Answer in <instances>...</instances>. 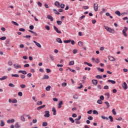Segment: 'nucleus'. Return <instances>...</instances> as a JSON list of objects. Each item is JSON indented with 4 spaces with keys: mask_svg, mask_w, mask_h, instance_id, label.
Wrapping results in <instances>:
<instances>
[{
    "mask_svg": "<svg viewBox=\"0 0 128 128\" xmlns=\"http://www.w3.org/2000/svg\"><path fill=\"white\" fill-rule=\"evenodd\" d=\"M104 29L108 32H110L111 34H114V29H112L110 27L108 26H104Z\"/></svg>",
    "mask_w": 128,
    "mask_h": 128,
    "instance_id": "obj_1",
    "label": "nucleus"
},
{
    "mask_svg": "<svg viewBox=\"0 0 128 128\" xmlns=\"http://www.w3.org/2000/svg\"><path fill=\"white\" fill-rule=\"evenodd\" d=\"M126 32H128V28L124 27V29L122 30V34L126 38V36H128V34H126Z\"/></svg>",
    "mask_w": 128,
    "mask_h": 128,
    "instance_id": "obj_2",
    "label": "nucleus"
},
{
    "mask_svg": "<svg viewBox=\"0 0 128 128\" xmlns=\"http://www.w3.org/2000/svg\"><path fill=\"white\" fill-rule=\"evenodd\" d=\"M44 116L45 118H50V111H45V114H44Z\"/></svg>",
    "mask_w": 128,
    "mask_h": 128,
    "instance_id": "obj_3",
    "label": "nucleus"
},
{
    "mask_svg": "<svg viewBox=\"0 0 128 128\" xmlns=\"http://www.w3.org/2000/svg\"><path fill=\"white\" fill-rule=\"evenodd\" d=\"M94 8L95 12H98V3L96 2L94 4Z\"/></svg>",
    "mask_w": 128,
    "mask_h": 128,
    "instance_id": "obj_4",
    "label": "nucleus"
},
{
    "mask_svg": "<svg viewBox=\"0 0 128 128\" xmlns=\"http://www.w3.org/2000/svg\"><path fill=\"white\" fill-rule=\"evenodd\" d=\"M10 39H6V46H10Z\"/></svg>",
    "mask_w": 128,
    "mask_h": 128,
    "instance_id": "obj_5",
    "label": "nucleus"
},
{
    "mask_svg": "<svg viewBox=\"0 0 128 128\" xmlns=\"http://www.w3.org/2000/svg\"><path fill=\"white\" fill-rule=\"evenodd\" d=\"M108 58L109 60H110V62H116V58H114L113 56H108Z\"/></svg>",
    "mask_w": 128,
    "mask_h": 128,
    "instance_id": "obj_6",
    "label": "nucleus"
},
{
    "mask_svg": "<svg viewBox=\"0 0 128 128\" xmlns=\"http://www.w3.org/2000/svg\"><path fill=\"white\" fill-rule=\"evenodd\" d=\"M54 30H56V32H58V34H62V32L61 31H60L58 30V28H56V26H54Z\"/></svg>",
    "mask_w": 128,
    "mask_h": 128,
    "instance_id": "obj_7",
    "label": "nucleus"
},
{
    "mask_svg": "<svg viewBox=\"0 0 128 128\" xmlns=\"http://www.w3.org/2000/svg\"><path fill=\"white\" fill-rule=\"evenodd\" d=\"M122 88L124 90H128V84H126V82H124V84L122 85Z\"/></svg>",
    "mask_w": 128,
    "mask_h": 128,
    "instance_id": "obj_8",
    "label": "nucleus"
},
{
    "mask_svg": "<svg viewBox=\"0 0 128 128\" xmlns=\"http://www.w3.org/2000/svg\"><path fill=\"white\" fill-rule=\"evenodd\" d=\"M54 6H56V8H60V2H58V1H56L55 2H54Z\"/></svg>",
    "mask_w": 128,
    "mask_h": 128,
    "instance_id": "obj_9",
    "label": "nucleus"
},
{
    "mask_svg": "<svg viewBox=\"0 0 128 128\" xmlns=\"http://www.w3.org/2000/svg\"><path fill=\"white\" fill-rule=\"evenodd\" d=\"M33 42L36 44V45L38 46V48H42V45L36 42V40H34Z\"/></svg>",
    "mask_w": 128,
    "mask_h": 128,
    "instance_id": "obj_10",
    "label": "nucleus"
},
{
    "mask_svg": "<svg viewBox=\"0 0 128 128\" xmlns=\"http://www.w3.org/2000/svg\"><path fill=\"white\" fill-rule=\"evenodd\" d=\"M98 81L96 80H92V84H94V86H96L98 84Z\"/></svg>",
    "mask_w": 128,
    "mask_h": 128,
    "instance_id": "obj_11",
    "label": "nucleus"
},
{
    "mask_svg": "<svg viewBox=\"0 0 128 128\" xmlns=\"http://www.w3.org/2000/svg\"><path fill=\"white\" fill-rule=\"evenodd\" d=\"M18 72H19V74H28V72H26V71L22 70H19Z\"/></svg>",
    "mask_w": 128,
    "mask_h": 128,
    "instance_id": "obj_12",
    "label": "nucleus"
},
{
    "mask_svg": "<svg viewBox=\"0 0 128 128\" xmlns=\"http://www.w3.org/2000/svg\"><path fill=\"white\" fill-rule=\"evenodd\" d=\"M46 108V104H44L42 106H41L37 108L38 110H40L42 108Z\"/></svg>",
    "mask_w": 128,
    "mask_h": 128,
    "instance_id": "obj_13",
    "label": "nucleus"
},
{
    "mask_svg": "<svg viewBox=\"0 0 128 128\" xmlns=\"http://www.w3.org/2000/svg\"><path fill=\"white\" fill-rule=\"evenodd\" d=\"M50 78V76L48 75L44 74V76L42 78V80H48Z\"/></svg>",
    "mask_w": 128,
    "mask_h": 128,
    "instance_id": "obj_14",
    "label": "nucleus"
},
{
    "mask_svg": "<svg viewBox=\"0 0 128 128\" xmlns=\"http://www.w3.org/2000/svg\"><path fill=\"white\" fill-rule=\"evenodd\" d=\"M47 18H48V20H50L51 22H52V20H54V18H52V16L50 15H48Z\"/></svg>",
    "mask_w": 128,
    "mask_h": 128,
    "instance_id": "obj_15",
    "label": "nucleus"
},
{
    "mask_svg": "<svg viewBox=\"0 0 128 128\" xmlns=\"http://www.w3.org/2000/svg\"><path fill=\"white\" fill-rule=\"evenodd\" d=\"M14 68L16 69L22 68V66L20 65H16V64H14Z\"/></svg>",
    "mask_w": 128,
    "mask_h": 128,
    "instance_id": "obj_16",
    "label": "nucleus"
},
{
    "mask_svg": "<svg viewBox=\"0 0 128 128\" xmlns=\"http://www.w3.org/2000/svg\"><path fill=\"white\" fill-rule=\"evenodd\" d=\"M56 40L58 42H59V44H62V39H60V38H57L56 39Z\"/></svg>",
    "mask_w": 128,
    "mask_h": 128,
    "instance_id": "obj_17",
    "label": "nucleus"
},
{
    "mask_svg": "<svg viewBox=\"0 0 128 128\" xmlns=\"http://www.w3.org/2000/svg\"><path fill=\"white\" fill-rule=\"evenodd\" d=\"M62 104H64L62 101H60V102L58 103V108H62Z\"/></svg>",
    "mask_w": 128,
    "mask_h": 128,
    "instance_id": "obj_18",
    "label": "nucleus"
},
{
    "mask_svg": "<svg viewBox=\"0 0 128 128\" xmlns=\"http://www.w3.org/2000/svg\"><path fill=\"white\" fill-rule=\"evenodd\" d=\"M97 70H98V72H104V68H101L100 67L97 68Z\"/></svg>",
    "mask_w": 128,
    "mask_h": 128,
    "instance_id": "obj_19",
    "label": "nucleus"
},
{
    "mask_svg": "<svg viewBox=\"0 0 128 128\" xmlns=\"http://www.w3.org/2000/svg\"><path fill=\"white\" fill-rule=\"evenodd\" d=\"M8 124H10V122H14V119L8 120H7Z\"/></svg>",
    "mask_w": 128,
    "mask_h": 128,
    "instance_id": "obj_20",
    "label": "nucleus"
},
{
    "mask_svg": "<svg viewBox=\"0 0 128 128\" xmlns=\"http://www.w3.org/2000/svg\"><path fill=\"white\" fill-rule=\"evenodd\" d=\"M11 76L14 78H20V75L18 74H12Z\"/></svg>",
    "mask_w": 128,
    "mask_h": 128,
    "instance_id": "obj_21",
    "label": "nucleus"
},
{
    "mask_svg": "<svg viewBox=\"0 0 128 128\" xmlns=\"http://www.w3.org/2000/svg\"><path fill=\"white\" fill-rule=\"evenodd\" d=\"M108 82H111V84H116V81L114 80H108Z\"/></svg>",
    "mask_w": 128,
    "mask_h": 128,
    "instance_id": "obj_22",
    "label": "nucleus"
},
{
    "mask_svg": "<svg viewBox=\"0 0 128 128\" xmlns=\"http://www.w3.org/2000/svg\"><path fill=\"white\" fill-rule=\"evenodd\" d=\"M8 78V76H3L2 78H0V80H4Z\"/></svg>",
    "mask_w": 128,
    "mask_h": 128,
    "instance_id": "obj_23",
    "label": "nucleus"
},
{
    "mask_svg": "<svg viewBox=\"0 0 128 128\" xmlns=\"http://www.w3.org/2000/svg\"><path fill=\"white\" fill-rule=\"evenodd\" d=\"M96 78H99L100 80H102V75H97L96 76Z\"/></svg>",
    "mask_w": 128,
    "mask_h": 128,
    "instance_id": "obj_24",
    "label": "nucleus"
},
{
    "mask_svg": "<svg viewBox=\"0 0 128 128\" xmlns=\"http://www.w3.org/2000/svg\"><path fill=\"white\" fill-rule=\"evenodd\" d=\"M116 14H117V16H120V12L118 10H117L115 12Z\"/></svg>",
    "mask_w": 128,
    "mask_h": 128,
    "instance_id": "obj_25",
    "label": "nucleus"
},
{
    "mask_svg": "<svg viewBox=\"0 0 128 128\" xmlns=\"http://www.w3.org/2000/svg\"><path fill=\"white\" fill-rule=\"evenodd\" d=\"M74 61L71 60L69 62V66H74Z\"/></svg>",
    "mask_w": 128,
    "mask_h": 128,
    "instance_id": "obj_26",
    "label": "nucleus"
},
{
    "mask_svg": "<svg viewBox=\"0 0 128 128\" xmlns=\"http://www.w3.org/2000/svg\"><path fill=\"white\" fill-rule=\"evenodd\" d=\"M50 88H52L50 86H48L47 87H46V90H47V92H48L50 90Z\"/></svg>",
    "mask_w": 128,
    "mask_h": 128,
    "instance_id": "obj_27",
    "label": "nucleus"
},
{
    "mask_svg": "<svg viewBox=\"0 0 128 128\" xmlns=\"http://www.w3.org/2000/svg\"><path fill=\"white\" fill-rule=\"evenodd\" d=\"M79 84L80 85V86L77 87L78 90L82 88H84V85H82V83H80Z\"/></svg>",
    "mask_w": 128,
    "mask_h": 128,
    "instance_id": "obj_28",
    "label": "nucleus"
},
{
    "mask_svg": "<svg viewBox=\"0 0 128 128\" xmlns=\"http://www.w3.org/2000/svg\"><path fill=\"white\" fill-rule=\"evenodd\" d=\"M108 118L110 119V122H114V118H112V116H108Z\"/></svg>",
    "mask_w": 128,
    "mask_h": 128,
    "instance_id": "obj_29",
    "label": "nucleus"
},
{
    "mask_svg": "<svg viewBox=\"0 0 128 128\" xmlns=\"http://www.w3.org/2000/svg\"><path fill=\"white\" fill-rule=\"evenodd\" d=\"M70 42H72L71 40H64V44H68Z\"/></svg>",
    "mask_w": 128,
    "mask_h": 128,
    "instance_id": "obj_30",
    "label": "nucleus"
},
{
    "mask_svg": "<svg viewBox=\"0 0 128 128\" xmlns=\"http://www.w3.org/2000/svg\"><path fill=\"white\" fill-rule=\"evenodd\" d=\"M20 120H22V122H24L26 120V119L24 118V115H22V116H21Z\"/></svg>",
    "mask_w": 128,
    "mask_h": 128,
    "instance_id": "obj_31",
    "label": "nucleus"
},
{
    "mask_svg": "<svg viewBox=\"0 0 128 128\" xmlns=\"http://www.w3.org/2000/svg\"><path fill=\"white\" fill-rule=\"evenodd\" d=\"M84 44V42H82L80 41L78 42V46H82Z\"/></svg>",
    "mask_w": 128,
    "mask_h": 128,
    "instance_id": "obj_32",
    "label": "nucleus"
},
{
    "mask_svg": "<svg viewBox=\"0 0 128 128\" xmlns=\"http://www.w3.org/2000/svg\"><path fill=\"white\" fill-rule=\"evenodd\" d=\"M101 118H102L103 120H108V117H106V116H101Z\"/></svg>",
    "mask_w": 128,
    "mask_h": 128,
    "instance_id": "obj_33",
    "label": "nucleus"
},
{
    "mask_svg": "<svg viewBox=\"0 0 128 128\" xmlns=\"http://www.w3.org/2000/svg\"><path fill=\"white\" fill-rule=\"evenodd\" d=\"M69 120L72 122V124H74V120L72 117L69 118Z\"/></svg>",
    "mask_w": 128,
    "mask_h": 128,
    "instance_id": "obj_34",
    "label": "nucleus"
},
{
    "mask_svg": "<svg viewBox=\"0 0 128 128\" xmlns=\"http://www.w3.org/2000/svg\"><path fill=\"white\" fill-rule=\"evenodd\" d=\"M0 126H4V122L2 120H0Z\"/></svg>",
    "mask_w": 128,
    "mask_h": 128,
    "instance_id": "obj_35",
    "label": "nucleus"
},
{
    "mask_svg": "<svg viewBox=\"0 0 128 128\" xmlns=\"http://www.w3.org/2000/svg\"><path fill=\"white\" fill-rule=\"evenodd\" d=\"M36 104H37V106H40V105L42 104V102L38 101L37 102Z\"/></svg>",
    "mask_w": 128,
    "mask_h": 128,
    "instance_id": "obj_36",
    "label": "nucleus"
},
{
    "mask_svg": "<svg viewBox=\"0 0 128 128\" xmlns=\"http://www.w3.org/2000/svg\"><path fill=\"white\" fill-rule=\"evenodd\" d=\"M23 38H30L32 36H30V35H26V36H24Z\"/></svg>",
    "mask_w": 128,
    "mask_h": 128,
    "instance_id": "obj_37",
    "label": "nucleus"
},
{
    "mask_svg": "<svg viewBox=\"0 0 128 128\" xmlns=\"http://www.w3.org/2000/svg\"><path fill=\"white\" fill-rule=\"evenodd\" d=\"M104 12H106V9H104V8L102 9V11H101L100 12V14H104Z\"/></svg>",
    "mask_w": 128,
    "mask_h": 128,
    "instance_id": "obj_38",
    "label": "nucleus"
},
{
    "mask_svg": "<svg viewBox=\"0 0 128 128\" xmlns=\"http://www.w3.org/2000/svg\"><path fill=\"white\" fill-rule=\"evenodd\" d=\"M112 112L114 116H116V109H112Z\"/></svg>",
    "mask_w": 128,
    "mask_h": 128,
    "instance_id": "obj_39",
    "label": "nucleus"
},
{
    "mask_svg": "<svg viewBox=\"0 0 128 128\" xmlns=\"http://www.w3.org/2000/svg\"><path fill=\"white\" fill-rule=\"evenodd\" d=\"M14 126H15V128H20V124H18V123H16V124H15V125H14Z\"/></svg>",
    "mask_w": 128,
    "mask_h": 128,
    "instance_id": "obj_40",
    "label": "nucleus"
},
{
    "mask_svg": "<svg viewBox=\"0 0 128 128\" xmlns=\"http://www.w3.org/2000/svg\"><path fill=\"white\" fill-rule=\"evenodd\" d=\"M45 28L47 30H50V26L46 25L45 26Z\"/></svg>",
    "mask_w": 128,
    "mask_h": 128,
    "instance_id": "obj_41",
    "label": "nucleus"
},
{
    "mask_svg": "<svg viewBox=\"0 0 128 128\" xmlns=\"http://www.w3.org/2000/svg\"><path fill=\"white\" fill-rule=\"evenodd\" d=\"M97 103L99 104H102V101L100 100H97Z\"/></svg>",
    "mask_w": 128,
    "mask_h": 128,
    "instance_id": "obj_42",
    "label": "nucleus"
},
{
    "mask_svg": "<svg viewBox=\"0 0 128 128\" xmlns=\"http://www.w3.org/2000/svg\"><path fill=\"white\" fill-rule=\"evenodd\" d=\"M56 22H57V24H58V26H60V24H62V21H60V20H57Z\"/></svg>",
    "mask_w": 128,
    "mask_h": 128,
    "instance_id": "obj_43",
    "label": "nucleus"
},
{
    "mask_svg": "<svg viewBox=\"0 0 128 128\" xmlns=\"http://www.w3.org/2000/svg\"><path fill=\"white\" fill-rule=\"evenodd\" d=\"M104 104H106V106H107V108H110V103H108V102H104Z\"/></svg>",
    "mask_w": 128,
    "mask_h": 128,
    "instance_id": "obj_44",
    "label": "nucleus"
},
{
    "mask_svg": "<svg viewBox=\"0 0 128 128\" xmlns=\"http://www.w3.org/2000/svg\"><path fill=\"white\" fill-rule=\"evenodd\" d=\"M88 120H94V118H92V116H88Z\"/></svg>",
    "mask_w": 128,
    "mask_h": 128,
    "instance_id": "obj_45",
    "label": "nucleus"
},
{
    "mask_svg": "<svg viewBox=\"0 0 128 128\" xmlns=\"http://www.w3.org/2000/svg\"><path fill=\"white\" fill-rule=\"evenodd\" d=\"M93 114H98V110H93Z\"/></svg>",
    "mask_w": 128,
    "mask_h": 128,
    "instance_id": "obj_46",
    "label": "nucleus"
},
{
    "mask_svg": "<svg viewBox=\"0 0 128 128\" xmlns=\"http://www.w3.org/2000/svg\"><path fill=\"white\" fill-rule=\"evenodd\" d=\"M12 24H14V26H18V24L16 22L12 21Z\"/></svg>",
    "mask_w": 128,
    "mask_h": 128,
    "instance_id": "obj_47",
    "label": "nucleus"
},
{
    "mask_svg": "<svg viewBox=\"0 0 128 128\" xmlns=\"http://www.w3.org/2000/svg\"><path fill=\"white\" fill-rule=\"evenodd\" d=\"M20 87L21 88H25L26 85H24V84H20Z\"/></svg>",
    "mask_w": 128,
    "mask_h": 128,
    "instance_id": "obj_48",
    "label": "nucleus"
},
{
    "mask_svg": "<svg viewBox=\"0 0 128 128\" xmlns=\"http://www.w3.org/2000/svg\"><path fill=\"white\" fill-rule=\"evenodd\" d=\"M72 52H73V54H77V53H78V50H76V49H74V50H72Z\"/></svg>",
    "mask_w": 128,
    "mask_h": 128,
    "instance_id": "obj_49",
    "label": "nucleus"
},
{
    "mask_svg": "<svg viewBox=\"0 0 128 128\" xmlns=\"http://www.w3.org/2000/svg\"><path fill=\"white\" fill-rule=\"evenodd\" d=\"M0 40H6V36H2L0 38Z\"/></svg>",
    "mask_w": 128,
    "mask_h": 128,
    "instance_id": "obj_50",
    "label": "nucleus"
},
{
    "mask_svg": "<svg viewBox=\"0 0 128 128\" xmlns=\"http://www.w3.org/2000/svg\"><path fill=\"white\" fill-rule=\"evenodd\" d=\"M42 126H48V122H44L42 124Z\"/></svg>",
    "mask_w": 128,
    "mask_h": 128,
    "instance_id": "obj_51",
    "label": "nucleus"
},
{
    "mask_svg": "<svg viewBox=\"0 0 128 128\" xmlns=\"http://www.w3.org/2000/svg\"><path fill=\"white\" fill-rule=\"evenodd\" d=\"M12 104H16L18 102V100L16 99H14L12 100Z\"/></svg>",
    "mask_w": 128,
    "mask_h": 128,
    "instance_id": "obj_52",
    "label": "nucleus"
},
{
    "mask_svg": "<svg viewBox=\"0 0 128 128\" xmlns=\"http://www.w3.org/2000/svg\"><path fill=\"white\" fill-rule=\"evenodd\" d=\"M73 98H74V100H78V97L76 96V94H74L73 96Z\"/></svg>",
    "mask_w": 128,
    "mask_h": 128,
    "instance_id": "obj_53",
    "label": "nucleus"
},
{
    "mask_svg": "<svg viewBox=\"0 0 128 128\" xmlns=\"http://www.w3.org/2000/svg\"><path fill=\"white\" fill-rule=\"evenodd\" d=\"M8 86H10L11 88H14V85L12 83L9 84Z\"/></svg>",
    "mask_w": 128,
    "mask_h": 128,
    "instance_id": "obj_54",
    "label": "nucleus"
},
{
    "mask_svg": "<svg viewBox=\"0 0 128 128\" xmlns=\"http://www.w3.org/2000/svg\"><path fill=\"white\" fill-rule=\"evenodd\" d=\"M82 8L84 10H88L89 8L88 6H83Z\"/></svg>",
    "mask_w": 128,
    "mask_h": 128,
    "instance_id": "obj_55",
    "label": "nucleus"
},
{
    "mask_svg": "<svg viewBox=\"0 0 128 128\" xmlns=\"http://www.w3.org/2000/svg\"><path fill=\"white\" fill-rule=\"evenodd\" d=\"M20 32H26V29L24 28H20L19 29Z\"/></svg>",
    "mask_w": 128,
    "mask_h": 128,
    "instance_id": "obj_56",
    "label": "nucleus"
},
{
    "mask_svg": "<svg viewBox=\"0 0 128 128\" xmlns=\"http://www.w3.org/2000/svg\"><path fill=\"white\" fill-rule=\"evenodd\" d=\"M64 6H65L64 4H62L60 5V7L61 8H64Z\"/></svg>",
    "mask_w": 128,
    "mask_h": 128,
    "instance_id": "obj_57",
    "label": "nucleus"
},
{
    "mask_svg": "<svg viewBox=\"0 0 128 128\" xmlns=\"http://www.w3.org/2000/svg\"><path fill=\"white\" fill-rule=\"evenodd\" d=\"M29 28L31 30H34V26L33 25H30Z\"/></svg>",
    "mask_w": 128,
    "mask_h": 128,
    "instance_id": "obj_58",
    "label": "nucleus"
},
{
    "mask_svg": "<svg viewBox=\"0 0 128 128\" xmlns=\"http://www.w3.org/2000/svg\"><path fill=\"white\" fill-rule=\"evenodd\" d=\"M18 96H22V92H18Z\"/></svg>",
    "mask_w": 128,
    "mask_h": 128,
    "instance_id": "obj_59",
    "label": "nucleus"
},
{
    "mask_svg": "<svg viewBox=\"0 0 128 128\" xmlns=\"http://www.w3.org/2000/svg\"><path fill=\"white\" fill-rule=\"evenodd\" d=\"M46 72L48 74H50V72H52L50 68H46Z\"/></svg>",
    "mask_w": 128,
    "mask_h": 128,
    "instance_id": "obj_60",
    "label": "nucleus"
},
{
    "mask_svg": "<svg viewBox=\"0 0 128 128\" xmlns=\"http://www.w3.org/2000/svg\"><path fill=\"white\" fill-rule=\"evenodd\" d=\"M104 90H108V85H106L104 86Z\"/></svg>",
    "mask_w": 128,
    "mask_h": 128,
    "instance_id": "obj_61",
    "label": "nucleus"
},
{
    "mask_svg": "<svg viewBox=\"0 0 128 128\" xmlns=\"http://www.w3.org/2000/svg\"><path fill=\"white\" fill-rule=\"evenodd\" d=\"M8 66H12V61H9L8 62Z\"/></svg>",
    "mask_w": 128,
    "mask_h": 128,
    "instance_id": "obj_62",
    "label": "nucleus"
},
{
    "mask_svg": "<svg viewBox=\"0 0 128 128\" xmlns=\"http://www.w3.org/2000/svg\"><path fill=\"white\" fill-rule=\"evenodd\" d=\"M67 84L66 82H63L62 84V86H64L66 87V86Z\"/></svg>",
    "mask_w": 128,
    "mask_h": 128,
    "instance_id": "obj_63",
    "label": "nucleus"
},
{
    "mask_svg": "<svg viewBox=\"0 0 128 128\" xmlns=\"http://www.w3.org/2000/svg\"><path fill=\"white\" fill-rule=\"evenodd\" d=\"M28 66H30V64H27L24 65V68H28Z\"/></svg>",
    "mask_w": 128,
    "mask_h": 128,
    "instance_id": "obj_64",
    "label": "nucleus"
}]
</instances>
